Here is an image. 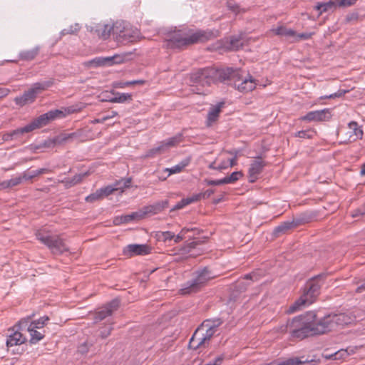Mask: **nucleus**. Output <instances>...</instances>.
Returning a JSON list of instances; mask_svg holds the SVG:
<instances>
[{"instance_id":"obj_42","label":"nucleus","mask_w":365,"mask_h":365,"mask_svg":"<svg viewBox=\"0 0 365 365\" xmlns=\"http://www.w3.org/2000/svg\"><path fill=\"white\" fill-rule=\"evenodd\" d=\"M81 29V26L78 24L71 25L68 28L64 29L61 31V36L67 34H76Z\"/></svg>"},{"instance_id":"obj_9","label":"nucleus","mask_w":365,"mask_h":365,"mask_svg":"<svg viewBox=\"0 0 365 365\" xmlns=\"http://www.w3.org/2000/svg\"><path fill=\"white\" fill-rule=\"evenodd\" d=\"M53 83L52 80L34 83L31 88L25 91L22 96L15 98L14 101L16 104L19 106H24L27 103H33L39 92L47 89L51 86Z\"/></svg>"},{"instance_id":"obj_28","label":"nucleus","mask_w":365,"mask_h":365,"mask_svg":"<svg viewBox=\"0 0 365 365\" xmlns=\"http://www.w3.org/2000/svg\"><path fill=\"white\" fill-rule=\"evenodd\" d=\"M39 50V46H36L31 50L22 51L19 53V58L23 61H31L38 54Z\"/></svg>"},{"instance_id":"obj_62","label":"nucleus","mask_w":365,"mask_h":365,"mask_svg":"<svg viewBox=\"0 0 365 365\" xmlns=\"http://www.w3.org/2000/svg\"><path fill=\"white\" fill-rule=\"evenodd\" d=\"M113 224L115 225H120L121 224H123L122 215L115 217L113 219Z\"/></svg>"},{"instance_id":"obj_58","label":"nucleus","mask_w":365,"mask_h":365,"mask_svg":"<svg viewBox=\"0 0 365 365\" xmlns=\"http://www.w3.org/2000/svg\"><path fill=\"white\" fill-rule=\"evenodd\" d=\"M202 199H207L214 193V190L208 189L204 192H200Z\"/></svg>"},{"instance_id":"obj_23","label":"nucleus","mask_w":365,"mask_h":365,"mask_svg":"<svg viewBox=\"0 0 365 365\" xmlns=\"http://www.w3.org/2000/svg\"><path fill=\"white\" fill-rule=\"evenodd\" d=\"M348 127L351 130L348 138L349 142H354L363 138L364 132L362 129L359 127L358 123L356 121H351L349 123Z\"/></svg>"},{"instance_id":"obj_4","label":"nucleus","mask_w":365,"mask_h":365,"mask_svg":"<svg viewBox=\"0 0 365 365\" xmlns=\"http://www.w3.org/2000/svg\"><path fill=\"white\" fill-rule=\"evenodd\" d=\"M208 38L207 33L204 31L198 30L194 32L192 29H183L170 34L165 44L168 48L181 49L186 46Z\"/></svg>"},{"instance_id":"obj_61","label":"nucleus","mask_w":365,"mask_h":365,"mask_svg":"<svg viewBox=\"0 0 365 365\" xmlns=\"http://www.w3.org/2000/svg\"><path fill=\"white\" fill-rule=\"evenodd\" d=\"M357 19H358V14L357 13H353V14H349L346 17V20L347 21H351L352 20H356Z\"/></svg>"},{"instance_id":"obj_44","label":"nucleus","mask_w":365,"mask_h":365,"mask_svg":"<svg viewBox=\"0 0 365 365\" xmlns=\"http://www.w3.org/2000/svg\"><path fill=\"white\" fill-rule=\"evenodd\" d=\"M243 43L241 42V38L237 36H232L230 41V48L232 50H238L242 47Z\"/></svg>"},{"instance_id":"obj_20","label":"nucleus","mask_w":365,"mask_h":365,"mask_svg":"<svg viewBox=\"0 0 365 365\" xmlns=\"http://www.w3.org/2000/svg\"><path fill=\"white\" fill-rule=\"evenodd\" d=\"M358 349L359 347L356 346H349L346 349H341L333 354L326 356L325 357L333 360H341L349 355L354 354Z\"/></svg>"},{"instance_id":"obj_49","label":"nucleus","mask_w":365,"mask_h":365,"mask_svg":"<svg viewBox=\"0 0 365 365\" xmlns=\"http://www.w3.org/2000/svg\"><path fill=\"white\" fill-rule=\"evenodd\" d=\"M31 319V317H28L26 318L21 319L19 321L17 326L19 327V329L23 330L24 329L28 328L29 324L31 323L30 320Z\"/></svg>"},{"instance_id":"obj_34","label":"nucleus","mask_w":365,"mask_h":365,"mask_svg":"<svg viewBox=\"0 0 365 365\" xmlns=\"http://www.w3.org/2000/svg\"><path fill=\"white\" fill-rule=\"evenodd\" d=\"M138 31L137 30L133 31L132 34L129 29H127L125 28H123V30L119 31V36L130 41H133L135 38V37L138 36Z\"/></svg>"},{"instance_id":"obj_13","label":"nucleus","mask_w":365,"mask_h":365,"mask_svg":"<svg viewBox=\"0 0 365 365\" xmlns=\"http://www.w3.org/2000/svg\"><path fill=\"white\" fill-rule=\"evenodd\" d=\"M151 247L147 244H130L123 250V255L131 257L135 255H147L151 252Z\"/></svg>"},{"instance_id":"obj_10","label":"nucleus","mask_w":365,"mask_h":365,"mask_svg":"<svg viewBox=\"0 0 365 365\" xmlns=\"http://www.w3.org/2000/svg\"><path fill=\"white\" fill-rule=\"evenodd\" d=\"M232 73L227 80H233L235 87L240 92L248 93L253 91L257 85L256 80L250 74L242 78L239 70L233 69Z\"/></svg>"},{"instance_id":"obj_27","label":"nucleus","mask_w":365,"mask_h":365,"mask_svg":"<svg viewBox=\"0 0 365 365\" xmlns=\"http://www.w3.org/2000/svg\"><path fill=\"white\" fill-rule=\"evenodd\" d=\"M81 134L77 132L71 133H65L57 136L54 140L53 143L56 144H62L68 141H72L75 139H78Z\"/></svg>"},{"instance_id":"obj_21","label":"nucleus","mask_w":365,"mask_h":365,"mask_svg":"<svg viewBox=\"0 0 365 365\" xmlns=\"http://www.w3.org/2000/svg\"><path fill=\"white\" fill-rule=\"evenodd\" d=\"M336 4L335 0H330L327 2H318L314 6V9L317 11L318 16H321L325 12H334L336 9Z\"/></svg>"},{"instance_id":"obj_2","label":"nucleus","mask_w":365,"mask_h":365,"mask_svg":"<svg viewBox=\"0 0 365 365\" xmlns=\"http://www.w3.org/2000/svg\"><path fill=\"white\" fill-rule=\"evenodd\" d=\"M222 324V320L220 318L205 320L192 334L189 341V347L193 349L207 347Z\"/></svg>"},{"instance_id":"obj_53","label":"nucleus","mask_w":365,"mask_h":365,"mask_svg":"<svg viewBox=\"0 0 365 365\" xmlns=\"http://www.w3.org/2000/svg\"><path fill=\"white\" fill-rule=\"evenodd\" d=\"M138 217V212H133L130 215H122L123 224L130 222Z\"/></svg>"},{"instance_id":"obj_59","label":"nucleus","mask_w":365,"mask_h":365,"mask_svg":"<svg viewBox=\"0 0 365 365\" xmlns=\"http://www.w3.org/2000/svg\"><path fill=\"white\" fill-rule=\"evenodd\" d=\"M145 81H144V80H134V81H125V84L130 85V86L143 85V84H145Z\"/></svg>"},{"instance_id":"obj_36","label":"nucleus","mask_w":365,"mask_h":365,"mask_svg":"<svg viewBox=\"0 0 365 365\" xmlns=\"http://www.w3.org/2000/svg\"><path fill=\"white\" fill-rule=\"evenodd\" d=\"M227 7L228 10L236 15L240 13H244L246 11L245 9L241 8L240 6L237 4L234 0H227Z\"/></svg>"},{"instance_id":"obj_50","label":"nucleus","mask_w":365,"mask_h":365,"mask_svg":"<svg viewBox=\"0 0 365 365\" xmlns=\"http://www.w3.org/2000/svg\"><path fill=\"white\" fill-rule=\"evenodd\" d=\"M347 91L346 90H339L337 92H335L332 94H330L329 96L326 95L324 96H321V99H329V98H340L342 97Z\"/></svg>"},{"instance_id":"obj_12","label":"nucleus","mask_w":365,"mask_h":365,"mask_svg":"<svg viewBox=\"0 0 365 365\" xmlns=\"http://www.w3.org/2000/svg\"><path fill=\"white\" fill-rule=\"evenodd\" d=\"M182 135L178 133L175 136L161 141L158 146L153 148L146 152L145 158H153L158 154L165 152L168 149L176 146L182 142Z\"/></svg>"},{"instance_id":"obj_51","label":"nucleus","mask_w":365,"mask_h":365,"mask_svg":"<svg viewBox=\"0 0 365 365\" xmlns=\"http://www.w3.org/2000/svg\"><path fill=\"white\" fill-rule=\"evenodd\" d=\"M189 231V229L187 227H184L181 230L179 234L176 236L175 235L173 240L175 243H178L182 241L185 238V234Z\"/></svg>"},{"instance_id":"obj_38","label":"nucleus","mask_w":365,"mask_h":365,"mask_svg":"<svg viewBox=\"0 0 365 365\" xmlns=\"http://www.w3.org/2000/svg\"><path fill=\"white\" fill-rule=\"evenodd\" d=\"M243 177L242 171L233 172L230 175L225 177L224 181L225 184H232Z\"/></svg>"},{"instance_id":"obj_24","label":"nucleus","mask_w":365,"mask_h":365,"mask_svg":"<svg viewBox=\"0 0 365 365\" xmlns=\"http://www.w3.org/2000/svg\"><path fill=\"white\" fill-rule=\"evenodd\" d=\"M224 106L223 102L218 103L215 106H212L210 108V110L207 113V125H211L212 123L215 122L220 115V113L221 112V109Z\"/></svg>"},{"instance_id":"obj_35","label":"nucleus","mask_w":365,"mask_h":365,"mask_svg":"<svg viewBox=\"0 0 365 365\" xmlns=\"http://www.w3.org/2000/svg\"><path fill=\"white\" fill-rule=\"evenodd\" d=\"M274 32L276 35L278 36H289V37H293L296 35V31L291 29H287L284 26H279L277 27L274 30Z\"/></svg>"},{"instance_id":"obj_16","label":"nucleus","mask_w":365,"mask_h":365,"mask_svg":"<svg viewBox=\"0 0 365 365\" xmlns=\"http://www.w3.org/2000/svg\"><path fill=\"white\" fill-rule=\"evenodd\" d=\"M331 118V114L330 110L329 108H324L308 112L305 115L302 116L300 119L307 122H320L329 120Z\"/></svg>"},{"instance_id":"obj_18","label":"nucleus","mask_w":365,"mask_h":365,"mask_svg":"<svg viewBox=\"0 0 365 365\" xmlns=\"http://www.w3.org/2000/svg\"><path fill=\"white\" fill-rule=\"evenodd\" d=\"M169 201L168 200L156 202L152 205L145 206L142 208L141 212L143 215H156L161 212L168 207Z\"/></svg>"},{"instance_id":"obj_54","label":"nucleus","mask_w":365,"mask_h":365,"mask_svg":"<svg viewBox=\"0 0 365 365\" xmlns=\"http://www.w3.org/2000/svg\"><path fill=\"white\" fill-rule=\"evenodd\" d=\"M187 205H188L187 201L186 200L185 198H184L182 200H181L180 202H178L173 208H171L170 212L182 209Z\"/></svg>"},{"instance_id":"obj_26","label":"nucleus","mask_w":365,"mask_h":365,"mask_svg":"<svg viewBox=\"0 0 365 365\" xmlns=\"http://www.w3.org/2000/svg\"><path fill=\"white\" fill-rule=\"evenodd\" d=\"M117 29L118 27L115 25L110 26L109 24H104L103 26H99L96 29V31L101 38L106 39L110 36L111 31L117 34Z\"/></svg>"},{"instance_id":"obj_64","label":"nucleus","mask_w":365,"mask_h":365,"mask_svg":"<svg viewBox=\"0 0 365 365\" xmlns=\"http://www.w3.org/2000/svg\"><path fill=\"white\" fill-rule=\"evenodd\" d=\"M3 139L5 141H9V140H14L13 137H11V132H9V133H6L4 134Z\"/></svg>"},{"instance_id":"obj_46","label":"nucleus","mask_w":365,"mask_h":365,"mask_svg":"<svg viewBox=\"0 0 365 365\" xmlns=\"http://www.w3.org/2000/svg\"><path fill=\"white\" fill-rule=\"evenodd\" d=\"M336 8L338 7H349L356 4L357 0H335Z\"/></svg>"},{"instance_id":"obj_15","label":"nucleus","mask_w":365,"mask_h":365,"mask_svg":"<svg viewBox=\"0 0 365 365\" xmlns=\"http://www.w3.org/2000/svg\"><path fill=\"white\" fill-rule=\"evenodd\" d=\"M131 183V178H122L120 180L116 181L112 185H107L106 187L99 189L103 198L111 195L114 191L121 190L123 191L125 188L129 187Z\"/></svg>"},{"instance_id":"obj_32","label":"nucleus","mask_w":365,"mask_h":365,"mask_svg":"<svg viewBox=\"0 0 365 365\" xmlns=\"http://www.w3.org/2000/svg\"><path fill=\"white\" fill-rule=\"evenodd\" d=\"M49 172H50V170L48 168H40V169H37V170H32L30 172H24L23 173L24 175V179L26 181V180H32L33 178H34L35 177H36L38 175H42L44 173H47Z\"/></svg>"},{"instance_id":"obj_8","label":"nucleus","mask_w":365,"mask_h":365,"mask_svg":"<svg viewBox=\"0 0 365 365\" xmlns=\"http://www.w3.org/2000/svg\"><path fill=\"white\" fill-rule=\"evenodd\" d=\"M36 236L53 255H60L69 250L63 240L59 235L38 231Z\"/></svg>"},{"instance_id":"obj_25","label":"nucleus","mask_w":365,"mask_h":365,"mask_svg":"<svg viewBox=\"0 0 365 365\" xmlns=\"http://www.w3.org/2000/svg\"><path fill=\"white\" fill-rule=\"evenodd\" d=\"M300 224L299 220H293L292 221H286L282 222L281 225L275 227L274 234L279 235L280 233H284L292 228L297 227Z\"/></svg>"},{"instance_id":"obj_40","label":"nucleus","mask_w":365,"mask_h":365,"mask_svg":"<svg viewBox=\"0 0 365 365\" xmlns=\"http://www.w3.org/2000/svg\"><path fill=\"white\" fill-rule=\"evenodd\" d=\"M49 320L48 317L43 316L38 319V320H35L31 322L29 327H32L33 329H41L43 328L46 324V322Z\"/></svg>"},{"instance_id":"obj_30","label":"nucleus","mask_w":365,"mask_h":365,"mask_svg":"<svg viewBox=\"0 0 365 365\" xmlns=\"http://www.w3.org/2000/svg\"><path fill=\"white\" fill-rule=\"evenodd\" d=\"M36 329H33L30 327H28L27 328V331L29 332L31 336L29 342L31 344L38 343L44 337V334L37 331Z\"/></svg>"},{"instance_id":"obj_39","label":"nucleus","mask_w":365,"mask_h":365,"mask_svg":"<svg viewBox=\"0 0 365 365\" xmlns=\"http://www.w3.org/2000/svg\"><path fill=\"white\" fill-rule=\"evenodd\" d=\"M107 322H108V324L107 325L101 327L99 331V336L102 339L107 338L110 334V332L113 330L112 325H113V322L112 321H110V319H108L107 320Z\"/></svg>"},{"instance_id":"obj_47","label":"nucleus","mask_w":365,"mask_h":365,"mask_svg":"<svg viewBox=\"0 0 365 365\" xmlns=\"http://www.w3.org/2000/svg\"><path fill=\"white\" fill-rule=\"evenodd\" d=\"M9 180L11 187L16 186V185L22 183L24 181H26L24 179V173H22L21 175H20L19 176L14 177Z\"/></svg>"},{"instance_id":"obj_33","label":"nucleus","mask_w":365,"mask_h":365,"mask_svg":"<svg viewBox=\"0 0 365 365\" xmlns=\"http://www.w3.org/2000/svg\"><path fill=\"white\" fill-rule=\"evenodd\" d=\"M83 178V175H76L72 178H65L61 180V183H63L66 187H71L79 183Z\"/></svg>"},{"instance_id":"obj_43","label":"nucleus","mask_w":365,"mask_h":365,"mask_svg":"<svg viewBox=\"0 0 365 365\" xmlns=\"http://www.w3.org/2000/svg\"><path fill=\"white\" fill-rule=\"evenodd\" d=\"M315 134L316 132L314 130H299L295 133L294 136L300 138L312 139Z\"/></svg>"},{"instance_id":"obj_17","label":"nucleus","mask_w":365,"mask_h":365,"mask_svg":"<svg viewBox=\"0 0 365 365\" xmlns=\"http://www.w3.org/2000/svg\"><path fill=\"white\" fill-rule=\"evenodd\" d=\"M267 165V163L264 161L260 156L252 162L248 170V178L250 182H255L259 175L262 173L264 168Z\"/></svg>"},{"instance_id":"obj_22","label":"nucleus","mask_w":365,"mask_h":365,"mask_svg":"<svg viewBox=\"0 0 365 365\" xmlns=\"http://www.w3.org/2000/svg\"><path fill=\"white\" fill-rule=\"evenodd\" d=\"M26 341V338L20 331H16L8 336L6 344L7 347H11L21 345L25 343Z\"/></svg>"},{"instance_id":"obj_55","label":"nucleus","mask_w":365,"mask_h":365,"mask_svg":"<svg viewBox=\"0 0 365 365\" xmlns=\"http://www.w3.org/2000/svg\"><path fill=\"white\" fill-rule=\"evenodd\" d=\"M205 182L207 183V185L212 186H217L225 184L223 178L220 180H206Z\"/></svg>"},{"instance_id":"obj_5","label":"nucleus","mask_w":365,"mask_h":365,"mask_svg":"<svg viewBox=\"0 0 365 365\" xmlns=\"http://www.w3.org/2000/svg\"><path fill=\"white\" fill-rule=\"evenodd\" d=\"M314 317V311L307 312L304 314L294 317L288 321L284 331L289 334L292 339H303L312 336V322Z\"/></svg>"},{"instance_id":"obj_3","label":"nucleus","mask_w":365,"mask_h":365,"mask_svg":"<svg viewBox=\"0 0 365 365\" xmlns=\"http://www.w3.org/2000/svg\"><path fill=\"white\" fill-rule=\"evenodd\" d=\"M235 73L232 68H217L207 67L199 69L190 74V81L202 86L223 82Z\"/></svg>"},{"instance_id":"obj_19","label":"nucleus","mask_w":365,"mask_h":365,"mask_svg":"<svg viewBox=\"0 0 365 365\" xmlns=\"http://www.w3.org/2000/svg\"><path fill=\"white\" fill-rule=\"evenodd\" d=\"M260 278L259 274L257 272H253L252 273H249L245 274L242 279H239L237 282H236L235 284V288L240 292H245L247 287L250 285V282H247L245 281L250 280L252 282H256L258 281Z\"/></svg>"},{"instance_id":"obj_7","label":"nucleus","mask_w":365,"mask_h":365,"mask_svg":"<svg viewBox=\"0 0 365 365\" xmlns=\"http://www.w3.org/2000/svg\"><path fill=\"white\" fill-rule=\"evenodd\" d=\"M212 277L207 267L198 269L195 272V277L192 279L182 285L180 293L182 295L196 293Z\"/></svg>"},{"instance_id":"obj_60","label":"nucleus","mask_w":365,"mask_h":365,"mask_svg":"<svg viewBox=\"0 0 365 365\" xmlns=\"http://www.w3.org/2000/svg\"><path fill=\"white\" fill-rule=\"evenodd\" d=\"M10 187H10V183H9V180L0 182V189H6V188H10Z\"/></svg>"},{"instance_id":"obj_1","label":"nucleus","mask_w":365,"mask_h":365,"mask_svg":"<svg viewBox=\"0 0 365 365\" xmlns=\"http://www.w3.org/2000/svg\"><path fill=\"white\" fill-rule=\"evenodd\" d=\"M352 318L347 314H329L319 317L314 311L312 322L313 336L322 335L351 324Z\"/></svg>"},{"instance_id":"obj_41","label":"nucleus","mask_w":365,"mask_h":365,"mask_svg":"<svg viewBox=\"0 0 365 365\" xmlns=\"http://www.w3.org/2000/svg\"><path fill=\"white\" fill-rule=\"evenodd\" d=\"M31 132L30 128L28 125L23 128H17L11 131V137H13L14 140L19 139L21 136H22L24 133Z\"/></svg>"},{"instance_id":"obj_52","label":"nucleus","mask_w":365,"mask_h":365,"mask_svg":"<svg viewBox=\"0 0 365 365\" xmlns=\"http://www.w3.org/2000/svg\"><path fill=\"white\" fill-rule=\"evenodd\" d=\"M108 65H113L114 63H120L123 61V57L118 56V55H115L113 56L108 57Z\"/></svg>"},{"instance_id":"obj_14","label":"nucleus","mask_w":365,"mask_h":365,"mask_svg":"<svg viewBox=\"0 0 365 365\" xmlns=\"http://www.w3.org/2000/svg\"><path fill=\"white\" fill-rule=\"evenodd\" d=\"M119 307V301L114 299L105 307L96 311L93 315L94 323H98L106 318L110 317L113 312Z\"/></svg>"},{"instance_id":"obj_48","label":"nucleus","mask_w":365,"mask_h":365,"mask_svg":"<svg viewBox=\"0 0 365 365\" xmlns=\"http://www.w3.org/2000/svg\"><path fill=\"white\" fill-rule=\"evenodd\" d=\"M313 34H314V33H311V32H304V33H301V34H297L296 32V35L293 37L294 38L295 41H299L301 40L309 39Z\"/></svg>"},{"instance_id":"obj_29","label":"nucleus","mask_w":365,"mask_h":365,"mask_svg":"<svg viewBox=\"0 0 365 365\" xmlns=\"http://www.w3.org/2000/svg\"><path fill=\"white\" fill-rule=\"evenodd\" d=\"M113 95L114 96L110 98L108 101L111 103H123L132 101V95L130 93L117 92L113 93Z\"/></svg>"},{"instance_id":"obj_11","label":"nucleus","mask_w":365,"mask_h":365,"mask_svg":"<svg viewBox=\"0 0 365 365\" xmlns=\"http://www.w3.org/2000/svg\"><path fill=\"white\" fill-rule=\"evenodd\" d=\"M65 115L62 110L58 109L50 110L46 113H43L28 124L31 131L36 129L42 128L46 125L49 122L56 118H61L64 117Z\"/></svg>"},{"instance_id":"obj_57","label":"nucleus","mask_w":365,"mask_h":365,"mask_svg":"<svg viewBox=\"0 0 365 365\" xmlns=\"http://www.w3.org/2000/svg\"><path fill=\"white\" fill-rule=\"evenodd\" d=\"M186 200L188 202V205L195 202H197L198 200H200L202 199L200 193L193 195L190 197L185 198Z\"/></svg>"},{"instance_id":"obj_37","label":"nucleus","mask_w":365,"mask_h":365,"mask_svg":"<svg viewBox=\"0 0 365 365\" xmlns=\"http://www.w3.org/2000/svg\"><path fill=\"white\" fill-rule=\"evenodd\" d=\"M108 58H95L91 61L85 63L86 66L89 67H98L108 64Z\"/></svg>"},{"instance_id":"obj_6","label":"nucleus","mask_w":365,"mask_h":365,"mask_svg":"<svg viewBox=\"0 0 365 365\" xmlns=\"http://www.w3.org/2000/svg\"><path fill=\"white\" fill-rule=\"evenodd\" d=\"M324 276V274H322L313 277L307 283L304 294L289 306L287 312L292 314L302 309L306 305L311 304L313 302L314 298L319 293L322 284L319 282V279Z\"/></svg>"},{"instance_id":"obj_56","label":"nucleus","mask_w":365,"mask_h":365,"mask_svg":"<svg viewBox=\"0 0 365 365\" xmlns=\"http://www.w3.org/2000/svg\"><path fill=\"white\" fill-rule=\"evenodd\" d=\"M162 236L163 237L164 241L171 240L174 238L175 235L173 232L170 231L162 232Z\"/></svg>"},{"instance_id":"obj_45","label":"nucleus","mask_w":365,"mask_h":365,"mask_svg":"<svg viewBox=\"0 0 365 365\" xmlns=\"http://www.w3.org/2000/svg\"><path fill=\"white\" fill-rule=\"evenodd\" d=\"M101 199H103V197H102L101 193L98 189L95 192H93V193L90 194L89 195H88L86 197L85 200L88 202H94L100 200Z\"/></svg>"},{"instance_id":"obj_63","label":"nucleus","mask_w":365,"mask_h":365,"mask_svg":"<svg viewBox=\"0 0 365 365\" xmlns=\"http://www.w3.org/2000/svg\"><path fill=\"white\" fill-rule=\"evenodd\" d=\"M9 93V90L6 88L0 87V98L6 96Z\"/></svg>"},{"instance_id":"obj_31","label":"nucleus","mask_w":365,"mask_h":365,"mask_svg":"<svg viewBox=\"0 0 365 365\" xmlns=\"http://www.w3.org/2000/svg\"><path fill=\"white\" fill-rule=\"evenodd\" d=\"M189 159L183 160L178 165H175V166H173L170 168H166L165 171L168 172V176L172 174L179 173L189 164Z\"/></svg>"}]
</instances>
